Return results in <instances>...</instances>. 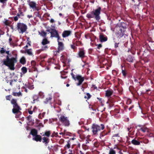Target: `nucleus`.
Instances as JSON below:
<instances>
[{
	"label": "nucleus",
	"instance_id": "f257e3e1",
	"mask_svg": "<svg viewBox=\"0 0 154 154\" xmlns=\"http://www.w3.org/2000/svg\"><path fill=\"white\" fill-rule=\"evenodd\" d=\"M11 103L12 105L13 108L12 109V112L15 114L16 118H20L22 114L20 111L22 109L18 105L17 99L13 98L11 101Z\"/></svg>",
	"mask_w": 154,
	"mask_h": 154
},
{
	"label": "nucleus",
	"instance_id": "f03ea898",
	"mask_svg": "<svg viewBox=\"0 0 154 154\" xmlns=\"http://www.w3.org/2000/svg\"><path fill=\"white\" fill-rule=\"evenodd\" d=\"M101 10V7H98L97 8L94 9L93 11L87 14L86 17L89 19L94 18L97 22H99L101 18L100 14Z\"/></svg>",
	"mask_w": 154,
	"mask_h": 154
},
{
	"label": "nucleus",
	"instance_id": "7ed1b4c3",
	"mask_svg": "<svg viewBox=\"0 0 154 154\" xmlns=\"http://www.w3.org/2000/svg\"><path fill=\"white\" fill-rule=\"evenodd\" d=\"M17 62L16 58L12 57L10 58L7 55L6 59L3 60V64L8 67L10 69L14 70L15 69L14 64Z\"/></svg>",
	"mask_w": 154,
	"mask_h": 154
},
{
	"label": "nucleus",
	"instance_id": "20e7f679",
	"mask_svg": "<svg viewBox=\"0 0 154 154\" xmlns=\"http://www.w3.org/2000/svg\"><path fill=\"white\" fill-rule=\"evenodd\" d=\"M104 128V125L103 124H101L100 125L94 124L91 128L92 131L94 134H96L98 132L100 131L101 130H103Z\"/></svg>",
	"mask_w": 154,
	"mask_h": 154
},
{
	"label": "nucleus",
	"instance_id": "39448f33",
	"mask_svg": "<svg viewBox=\"0 0 154 154\" xmlns=\"http://www.w3.org/2000/svg\"><path fill=\"white\" fill-rule=\"evenodd\" d=\"M71 74L73 79L75 80H77L78 81V82L76 84V85L78 86L81 85L84 80V77H82L81 75H75L72 72Z\"/></svg>",
	"mask_w": 154,
	"mask_h": 154
},
{
	"label": "nucleus",
	"instance_id": "423d86ee",
	"mask_svg": "<svg viewBox=\"0 0 154 154\" xmlns=\"http://www.w3.org/2000/svg\"><path fill=\"white\" fill-rule=\"evenodd\" d=\"M27 29V26L25 24L20 23H17V29L20 33L23 34Z\"/></svg>",
	"mask_w": 154,
	"mask_h": 154
},
{
	"label": "nucleus",
	"instance_id": "0eeeda50",
	"mask_svg": "<svg viewBox=\"0 0 154 154\" xmlns=\"http://www.w3.org/2000/svg\"><path fill=\"white\" fill-rule=\"evenodd\" d=\"M59 119L62 123L65 126H69L70 125L69 121L67 117L64 115H61Z\"/></svg>",
	"mask_w": 154,
	"mask_h": 154
},
{
	"label": "nucleus",
	"instance_id": "6e6552de",
	"mask_svg": "<svg viewBox=\"0 0 154 154\" xmlns=\"http://www.w3.org/2000/svg\"><path fill=\"white\" fill-rule=\"evenodd\" d=\"M124 29V28L123 29L120 28L118 32L116 33V35L118 38H120L124 35L125 34Z\"/></svg>",
	"mask_w": 154,
	"mask_h": 154
},
{
	"label": "nucleus",
	"instance_id": "1a4fd4ad",
	"mask_svg": "<svg viewBox=\"0 0 154 154\" xmlns=\"http://www.w3.org/2000/svg\"><path fill=\"white\" fill-rule=\"evenodd\" d=\"M50 33L51 34V37L55 38L57 36L59 37L58 32L55 29H51V32H50Z\"/></svg>",
	"mask_w": 154,
	"mask_h": 154
},
{
	"label": "nucleus",
	"instance_id": "9d476101",
	"mask_svg": "<svg viewBox=\"0 0 154 154\" xmlns=\"http://www.w3.org/2000/svg\"><path fill=\"white\" fill-rule=\"evenodd\" d=\"M79 57L82 59L84 58L85 57V51L83 49L80 50L78 53Z\"/></svg>",
	"mask_w": 154,
	"mask_h": 154
},
{
	"label": "nucleus",
	"instance_id": "9b49d317",
	"mask_svg": "<svg viewBox=\"0 0 154 154\" xmlns=\"http://www.w3.org/2000/svg\"><path fill=\"white\" fill-rule=\"evenodd\" d=\"M71 33L70 30H64L62 33V36L63 38H66L70 35Z\"/></svg>",
	"mask_w": 154,
	"mask_h": 154
},
{
	"label": "nucleus",
	"instance_id": "f8f14e48",
	"mask_svg": "<svg viewBox=\"0 0 154 154\" xmlns=\"http://www.w3.org/2000/svg\"><path fill=\"white\" fill-rule=\"evenodd\" d=\"M99 39L100 42H103L107 41V37L106 36L103 35V33H101L99 35Z\"/></svg>",
	"mask_w": 154,
	"mask_h": 154
},
{
	"label": "nucleus",
	"instance_id": "ddd939ff",
	"mask_svg": "<svg viewBox=\"0 0 154 154\" xmlns=\"http://www.w3.org/2000/svg\"><path fill=\"white\" fill-rule=\"evenodd\" d=\"M140 138H138L137 140H136V138H135L131 141V143L135 145H140L141 143V141L140 140Z\"/></svg>",
	"mask_w": 154,
	"mask_h": 154
},
{
	"label": "nucleus",
	"instance_id": "4468645a",
	"mask_svg": "<svg viewBox=\"0 0 154 154\" xmlns=\"http://www.w3.org/2000/svg\"><path fill=\"white\" fill-rule=\"evenodd\" d=\"M140 130L142 131L143 133L146 132L149 133V129L145 126H142L140 129Z\"/></svg>",
	"mask_w": 154,
	"mask_h": 154
},
{
	"label": "nucleus",
	"instance_id": "2eb2a0df",
	"mask_svg": "<svg viewBox=\"0 0 154 154\" xmlns=\"http://www.w3.org/2000/svg\"><path fill=\"white\" fill-rule=\"evenodd\" d=\"M42 137L39 135H36L33 138V140H34L36 142H41L42 140Z\"/></svg>",
	"mask_w": 154,
	"mask_h": 154
},
{
	"label": "nucleus",
	"instance_id": "dca6fc26",
	"mask_svg": "<svg viewBox=\"0 0 154 154\" xmlns=\"http://www.w3.org/2000/svg\"><path fill=\"white\" fill-rule=\"evenodd\" d=\"M64 49V44L62 42L58 43V50L60 51H62Z\"/></svg>",
	"mask_w": 154,
	"mask_h": 154
},
{
	"label": "nucleus",
	"instance_id": "f3484780",
	"mask_svg": "<svg viewBox=\"0 0 154 154\" xmlns=\"http://www.w3.org/2000/svg\"><path fill=\"white\" fill-rule=\"evenodd\" d=\"M112 138L113 139H117L118 141L121 140V137H120L119 133L115 134L112 136Z\"/></svg>",
	"mask_w": 154,
	"mask_h": 154
},
{
	"label": "nucleus",
	"instance_id": "a211bd4d",
	"mask_svg": "<svg viewBox=\"0 0 154 154\" xmlns=\"http://www.w3.org/2000/svg\"><path fill=\"white\" fill-rule=\"evenodd\" d=\"M52 99V96L49 95L46 98L45 100L44 101L45 103L46 104L48 103H51V100Z\"/></svg>",
	"mask_w": 154,
	"mask_h": 154
},
{
	"label": "nucleus",
	"instance_id": "6ab92c4d",
	"mask_svg": "<svg viewBox=\"0 0 154 154\" xmlns=\"http://www.w3.org/2000/svg\"><path fill=\"white\" fill-rule=\"evenodd\" d=\"M37 131L35 129H32L31 130L29 133V134H31L33 136H35L37 134Z\"/></svg>",
	"mask_w": 154,
	"mask_h": 154
},
{
	"label": "nucleus",
	"instance_id": "aec40b11",
	"mask_svg": "<svg viewBox=\"0 0 154 154\" xmlns=\"http://www.w3.org/2000/svg\"><path fill=\"white\" fill-rule=\"evenodd\" d=\"M113 93V91L112 90H108L106 91V96L107 97H110Z\"/></svg>",
	"mask_w": 154,
	"mask_h": 154
},
{
	"label": "nucleus",
	"instance_id": "412c9836",
	"mask_svg": "<svg viewBox=\"0 0 154 154\" xmlns=\"http://www.w3.org/2000/svg\"><path fill=\"white\" fill-rule=\"evenodd\" d=\"M140 139L141 140H140L141 143H143L145 144H148L149 143V140L145 137L140 138Z\"/></svg>",
	"mask_w": 154,
	"mask_h": 154
},
{
	"label": "nucleus",
	"instance_id": "4be33fe9",
	"mask_svg": "<svg viewBox=\"0 0 154 154\" xmlns=\"http://www.w3.org/2000/svg\"><path fill=\"white\" fill-rule=\"evenodd\" d=\"M42 44L43 45H45L50 43V41H48L47 38H44L42 42Z\"/></svg>",
	"mask_w": 154,
	"mask_h": 154
},
{
	"label": "nucleus",
	"instance_id": "5701e85b",
	"mask_svg": "<svg viewBox=\"0 0 154 154\" xmlns=\"http://www.w3.org/2000/svg\"><path fill=\"white\" fill-rule=\"evenodd\" d=\"M32 99H33V101L32 102L33 103H35V101H38V95H34L32 97Z\"/></svg>",
	"mask_w": 154,
	"mask_h": 154
},
{
	"label": "nucleus",
	"instance_id": "b1692460",
	"mask_svg": "<svg viewBox=\"0 0 154 154\" xmlns=\"http://www.w3.org/2000/svg\"><path fill=\"white\" fill-rule=\"evenodd\" d=\"M42 139L43 140V143H44L45 145H47L49 142V139L48 138L44 137Z\"/></svg>",
	"mask_w": 154,
	"mask_h": 154
},
{
	"label": "nucleus",
	"instance_id": "393cba45",
	"mask_svg": "<svg viewBox=\"0 0 154 154\" xmlns=\"http://www.w3.org/2000/svg\"><path fill=\"white\" fill-rule=\"evenodd\" d=\"M29 5L31 8L33 9L36 8V3L34 2H30L29 3Z\"/></svg>",
	"mask_w": 154,
	"mask_h": 154
},
{
	"label": "nucleus",
	"instance_id": "a878e982",
	"mask_svg": "<svg viewBox=\"0 0 154 154\" xmlns=\"http://www.w3.org/2000/svg\"><path fill=\"white\" fill-rule=\"evenodd\" d=\"M126 60L129 62L132 63L134 61V60L133 57L130 55H129L128 56L126 59Z\"/></svg>",
	"mask_w": 154,
	"mask_h": 154
},
{
	"label": "nucleus",
	"instance_id": "bb28decb",
	"mask_svg": "<svg viewBox=\"0 0 154 154\" xmlns=\"http://www.w3.org/2000/svg\"><path fill=\"white\" fill-rule=\"evenodd\" d=\"M110 130H109L108 132L105 130L104 131L100 133V136H101L102 137H103L105 135L108 134L110 132Z\"/></svg>",
	"mask_w": 154,
	"mask_h": 154
},
{
	"label": "nucleus",
	"instance_id": "cd10ccee",
	"mask_svg": "<svg viewBox=\"0 0 154 154\" xmlns=\"http://www.w3.org/2000/svg\"><path fill=\"white\" fill-rule=\"evenodd\" d=\"M117 149V148L115 147H114V149L111 148L109 151V154H116V151L114 149Z\"/></svg>",
	"mask_w": 154,
	"mask_h": 154
},
{
	"label": "nucleus",
	"instance_id": "c85d7f7f",
	"mask_svg": "<svg viewBox=\"0 0 154 154\" xmlns=\"http://www.w3.org/2000/svg\"><path fill=\"white\" fill-rule=\"evenodd\" d=\"M39 34L43 37L45 38L47 35V33L44 31H42L41 32H39Z\"/></svg>",
	"mask_w": 154,
	"mask_h": 154
},
{
	"label": "nucleus",
	"instance_id": "c756f323",
	"mask_svg": "<svg viewBox=\"0 0 154 154\" xmlns=\"http://www.w3.org/2000/svg\"><path fill=\"white\" fill-rule=\"evenodd\" d=\"M51 134V131H46L45 134H43V136H46L47 137H49Z\"/></svg>",
	"mask_w": 154,
	"mask_h": 154
},
{
	"label": "nucleus",
	"instance_id": "7c9ffc66",
	"mask_svg": "<svg viewBox=\"0 0 154 154\" xmlns=\"http://www.w3.org/2000/svg\"><path fill=\"white\" fill-rule=\"evenodd\" d=\"M26 62V60L25 58L24 57H22L20 60V63L23 64H24Z\"/></svg>",
	"mask_w": 154,
	"mask_h": 154
},
{
	"label": "nucleus",
	"instance_id": "2f4dec72",
	"mask_svg": "<svg viewBox=\"0 0 154 154\" xmlns=\"http://www.w3.org/2000/svg\"><path fill=\"white\" fill-rule=\"evenodd\" d=\"M75 41H74L72 42V44L70 45L71 48L74 50L77 49V47L75 46Z\"/></svg>",
	"mask_w": 154,
	"mask_h": 154
},
{
	"label": "nucleus",
	"instance_id": "473e14b6",
	"mask_svg": "<svg viewBox=\"0 0 154 154\" xmlns=\"http://www.w3.org/2000/svg\"><path fill=\"white\" fill-rule=\"evenodd\" d=\"M21 70L22 72L24 74L26 73L27 72V68L26 67H24V66L22 67L21 68Z\"/></svg>",
	"mask_w": 154,
	"mask_h": 154
},
{
	"label": "nucleus",
	"instance_id": "72a5a7b5",
	"mask_svg": "<svg viewBox=\"0 0 154 154\" xmlns=\"http://www.w3.org/2000/svg\"><path fill=\"white\" fill-rule=\"evenodd\" d=\"M91 95L90 94L88 93H86L84 97V98L85 99H87V100H89L91 97Z\"/></svg>",
	"mask_w": 154,
	"mask_h": 154
},
{
	"label": "nucleus",
	"instance_id": "f704fd0d",
	"mask_svg": "<svg viewBox=\"0 0 154 154\" xmlns=\"http://www.w3.org/2000/svg\"><path fill=\"white\" fill-rule=\"evenodd\" d=\"M26 52L29 55H32V54L31 49H27L26 50Z\"/></svg>",
	"mask_w": 154,
	"mask_h": 154
},
{
	"label": "nucleus",
	"instance_id": "c9c22d12",
	"mask_svg": "<svg viewBox=\"0 0 154 154\" xmlns=\"http://www.w3.org/2000/svg\"><path fill=\"white\" fill-rule=\"evenodd\" d=\"M12 95L15 96H19L20 95H21V93L20 92H19L17 93L13 92L12 93Z\"/></svg>",
	"mask_w": 154,
	"mask_h": 154
},
{
	"label": "nucleus",
	"instance_id": "e433bc0d",
	"mask_svg": "<svg viewBox=\"0 0 154 154\" xmlns=\"http://www.w3.org/2000/svg\"><path fill=\"white\" fill-rule=\"evenodd\" d=\"M45 114V112H43L42 114L40 113L38 115V118L40 119H42L44 117Z\"/></svg>",
	"mask_w": 154,
	"mask_h": 154
},
{
	"label": "nucleus",
	"instance_id": "4c0bfd02",
	"mask_svg": "<svg viewBox=\"0 0 154 154\" xmlns=\"http://www.w3.org/2000/svg\"><path fill=\"white\" fill-rule=\"evenodd\" d=\"M71 143L70 140H69L67 141V144L65 146V147H66L68 149L70 147Z\"/></svg>",
	"mask_w": 154,
	"mask_h": 154
},
{
	"label": "nucleus",
	"instance_id": "58836bf2",
	"mask_svg": "<svg viewBox=\"0 0 154 154\" xmlns=\"http://www.w3.org/2000/svg\"><path fill=\"white\" fill-rule=\"evenodd\" d=\"M35 109H36V107L35 106L34 107V108H33V110L32 111V110H31L29 109H28V112L30 114H32V113H33V112L34 111V110Z\"/></svg>",
	"mask_w": 154,
	"mask_h": 154
},
{
	"label": "nucleus",
	"instance_id": "ea45409f",
	"mask_svg": "<svg viewBox=\"0 0 154 154\" xmlns=\"http://www.w3.org/2000/svg\"><path fill=\"white\" fill-rule=\"evenodd\" d=\"M48 46L47 45H43L42 47V51H44V50H46L48 48Z\"/></svg>",
	"mask_w": 154,
	"mask_h": 154
},
{
	"label": "nucleus",
	"instance_id": "a19ab883",
	"mask_svg": "<svg viewBox=\"0 0 154 154\" xmlns=\"http://www.w3.org/2000/svg\"><path fill=\"white\" fill-rule=\"evenodd\" d=\"M18 13L21 15V16H24V14L23 12L22 11L21 8H19Z\"/></svg>",
	"mask_w": 154,
	"mask_h": 154
},
{
	"label": "nucleus",
	"instance_id": "79ce46f5",
	"mask_svg": "<svg viewBox=\"0 0 154 154\" xmlns=\"http://www.w3.org/2000/svg\"><path fill=\"white\" fill-rule=\"evenodd\" d=\"M115 101L112 98H110L109 99V100L107 103H114L115 102Z\"/></svg>",
	"mask_w": 154,
	"mask_h": 154
},
{
	"label": "nucleus",
	"instance_id": "37998d69",
	"mask_svg": "<svg viewBox=\"0 0 154 154\" xmlns=\"http://www.w3.org/2000/svg\"><path fill=\"white\" fill-rule=\"evenodd\" d=\"M75 42L76 45L77 46H79L80 45L82 44L81 42L80 41H76Z\"/></svg>",
	"mask_w": 154,
	"mask_h": 154
},
{
	"label": "nucleus",
	"instance_id": "c03bdc74",
	"mask_svg": "<svg viewBox=\"0 0 154 154\" xmlns=\"http://www.w3.org/2000/svg\"><path fill=\"white\" fill-rule=\"evenodd\" d=\"M122 73L124 76H126L127 75L126 71L124 69H122Z\"/></svg>",
	"mask_w": 154,
	"mask_h": 154
},
{
	"label": "nucleus",
	"instance_id": "a18cd8bd",
	"mask_svg": "<svg viewBox=\"0 0 154 154\" xmlns=\"http://www.w3.org/2000/svg\"><path fill=\"white\" fill-rule=\"evenodd\" d=\"M58 136V133H55L54 132L53 133L52 135H51V137H53L54 136L56 137Z\"/></svg>",
	"mask_w": 154,
	"mask_h": 154
},
{
	"label": "nucleus",
	"instance_id": "49530a36",
	"mask_svg": "<svg viewBox=\"0 0 154 154\" xmlns=\"http://www.w3.org/2000/svg\"><path fill=\"white\" fill-rule=\"evenodd\" d=\"M11 97H12L11 95H9L6 96L5 97V98H6V100H10L11 99Z\"/></svg>",
	"mask_w": 154,
	"mask_h": 154
},
{
	"label": "nucleus",
	"instance_id": "de8ad7c7",
	"mask_svg": "<svg viewBox=\"0 0 154 154\" xmlns=\"http://www.w3.org/2000/svg\"><path fill=\"white\" fill-rule=\"evenodd\" d=\"M7 0H0V2L3 3V5H5Z\"/></svg>",
	"mask_w": 154,
	"mask_h": 154
},
{
	"label": "nucleus",
	"instance_id": "09e8293b",
	"mask_svg": "<svg viewBox=\"0 0 154 154\" xmlns=\"http://www.w3.org/2000/svg\"><path fill=\"white\" fill-rule=\"evenodd\" d=\"M0 51L1 54H3L5 52L6 50L4 49L3 48H2L0 50Z\"/></svg>",
	"mask_w": 154,
	"mask_h": 154
},
{
	"label": "nucleus",
	"instance_id": "8fccbe9b",
	"mask_svg": "<svg viewBox=\"0 0 154 154\" xmlns=\"http://www.w3.org/2000/svg\"><path fill=\"white\" fill-rule=\"evenodd\" d=\"M96 45L97 46L96 48L100 49L102 47V45L101 44H96Z\"/></svg>",
	"mask_w": 154,
	"mask_h": 154
},
{
	"label": "nucleus",
	"instance_id": "3c124183",
	"mask_svg": "<svg viewBox=\"0 0 154 154\" xmlns=\"http://www.w3.org/2000/svg\"><path fill=\"white\" fill-rule=\"evenodd\" d=\"M31 117L32 116L29 115L28 116L26 117V118L28 121H31Z\"/></svg>",
	"mask_w": 154,
	"mask_h": 154
},
{
	"label": "nucleus",
	"instance_id": "603ef678",
	"mask_svg": "<svg viewBox=\"0 0 154 154\" xmlns=\"http://www.w3.org/2000/svg\"><path fill=\"white\" fill-rule=\"evenodd\" d=\"M109 103V108L112 107L114 106V103Z\"/></svg>",
	"mask_w": 154,
	"mask_h": 154
},
{
	"label": "nucleus",
	"instance_id": "864d4df0",
	"mask_svg": "<svg viewBox=\"0 0 154 154\" xmlns=\"http://www.w3.org/2000/svg\"><path fill=\"white\" fill-rule=\"evenodd\" d=\"M5 24L6 25H9L10 23L7 20H6L4 22Z\"/></svg>",
	"mask_w": 154,
	"mask_h": 154
},
{
	"label": "nucleus",
	"instance_id": "5fc2aeb1",
	"mask_svg": "<svg viewBox=\"0 0 154 154\" xmlns=\"http://www.w3.org/2000/svg\"><path fill=\"white\" fill-rule=\"evenodd\" d=\"M114 42H115V48H117L118 47L119 45V43H117L115 41H114Z\"/></svg>",
	"mask_w": 154,
	"mask_h": 154
},
{
	"label": "nucleus",
	"instance_id": "6e6d98bb",
	"mask_svg": "<svg viewBox=\"0 0 154 154\" xmlns=\"http://www.w3.org/2000/svg\"><path fill=\"white\" fill-rule=\"evenodd\" d=\"M58 37H57V36L56 38H57V42H58V43L59 42H60V40H61V39L60 38V37L59 36V35H58Z\"/></svg>",
	"mask_w": 154,
	"mask_h": 154
},
{
	"label": "nucleus",
	"instance_id": "4d7b16f0",
	"mask_svg": "<svg viewBox=\"0 0 154 154\" xmlns=\"http://www.w3.org/2000/svg\"><path fill=\"white\" fill-rule=\"evenodd\" d=\"M18 18H19L18 17H17V16H16L13 17L14 20L15 21H17V20H18Z\"/></svg>",
	"mask_w": 154,
	"mask_h": 154
},
{
	"label": "nucleus",
	"instance_id": "13d9d810",
	"mask_svg": "<svg viewBox=\"0 0 154 154\" xmlns=\"http://www.w3.org/2000/svg\"><path fill=\"white\" fill-rule=\"evenodd\" d=\"M31 64L33 66H35L36 64V63L34 60H32L31 62Z\"/></svg>",
	"mask_w": 154,
	"mask_h": 154
},
{
	"label": "nucleus",
	"instance_id": "bf43d9fd",
	"mask_svg": "<svg viewBox=\"0 0 154 154\" xmlns=\"http://www.w3.org/2000/svg\"><path fill=\"white\" fill-rule=\"evenodd\" d=\"M125 152L124 151H122V150H120L118 152V153L119 154H125L124 152Z\"/></svg>",
	"mask_w": 154,
	"mask_h": 154
},
{
	"label": "nucleus",
	"instance_id": "052dcab7",
	"mask_svg": "<svg viewBox=\"0 0 154 154\" xmlns=\"http://www.w3.org/2000/svg\"><path fill=\"white\" fill-rule=\"evenodd\" d=\"M60 51H59L58 50V51H55L54 53V54L55 55H57V54H58L59 53Z\"/></svg>",
	"mask_w": 154,
	"mask_h": 154
},
{
	"label": "nucleus",
	"instance_id": "680f3d73",
	"mask_svg": "<svg viewBox=\"0 0 154 154\" xmlns=\"http://www.w3.org/2000/svg\"><path fill=\"white\" fill-rule=\"evenodd\" d=\"M87 146L85 144H83L82 145V147L83 148V149H86V147Z\"/></svg>",
	"mask_w": 154,
	"mask_h": 154
},
{
	"label": "nucleus",
	"instance_id": "e2e57ef3",
	"mask_svg": "<svg viewBox=\"0 0 154 154\" xmlns=\"http://www.w3.org/2000/svg\"><path fill=\"white\" fill-rule=\"evenodd\" d=\"M131 100L129 99V100H128L127 101V104H130L131 103Z\"/></svg>",
	"mask_w": 154,
	"mask_h": 154
},
{
	"label": "nucleus",
	"instance_id": "0e129e2a",
	"mask_svg": "<svg viewBox=\"0 0 154 154\" xmlns=\"http://www.w3.org/2000/svg\"><path fill=\"white\" fill-rule=\"evenodd\" d=\"M13 80H11L10 81V84L11 86H12V85H13L12 82H13Z\"/></svg>",
	"mask_w": 154,
	"mask_h": 154
},
{
	"label": "nucleus",
	"instance_id": "69168bd1",
	"mask_svg": "<svg viewBox=\"0 0 154 154\" xmlns=\"http://www.w3.org/2000/svg\"><path fill=\"white\" fill-rule=\"evenodd\" d=\"M12 41V38H9V43L11 45V42Z\"/></svg>",
	"mask_w": 154,
	"mask_h": 154
},
{
	"label": "nucleus",
	"instance_id": "338daca9",
	"mask_svg": "<svg viewBox=\"0 0 154 154\" xmlns=\"http://www.w3.org/2000/svg\"><path fill=\"white\" fill-rule=\"evenodd\" d=\"M54 20L53 19H51L50 20V22L51 23H53L54 22Z\"/></svg>",
	"mask_w": 154,
	"mask_h": 154
},
{
	"label": "nucleus",
	"instance_id": "774afa93",
	"mask_svg": "<svg viewBox=\"0 0 154 154\" xmlns=\"http://www.w3.org/2000/svg\"><path fill=\"white\" fill-rule=\"evenodd\" d=\"M16 16L17 17H18L19 18H20V16H21V15H20L19 14V13H18L17 14Z\"/></svg>",
	"mask_w": 154,
	"mask_h": 154
}]
</instances>
